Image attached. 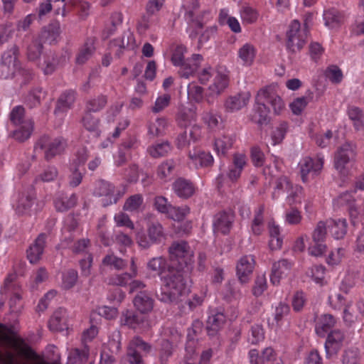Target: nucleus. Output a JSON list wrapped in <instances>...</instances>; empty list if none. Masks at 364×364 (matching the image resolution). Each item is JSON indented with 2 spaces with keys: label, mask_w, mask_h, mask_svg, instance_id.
<instances>
[{
  "label": "nucleus",
  "mask_w": 364,
  "mask_h": 364,
  "mask_svg": "<svg viewBox=\"0 0 364 364\" xmlns=\"http://www.w3.org/2000/svg\"><path fill=\"white\" fill-rule=\"evenodd\" d=\"M171 264L161 273V287L155 291L156 298L161 302L177 303L189 292L184 268L193 262V252L184 240L175 241L168 247Z\"/></svg>",
  "instance_id": "obj_1"
},
{
  "label": "nucleus",
  "mask_w": 364,
  "mask_h": 364,
  "mask_svg": "<svg viewBox=\"0 0 364 364\" xmlns=\"http://www.w3.org/2000/svg\"><path fill=\"white\" fill-rule=\"evenodd\" d=\"M186 50V49L183 46H176L173 50L171 62L175 66L180 67L179 75L187 79L197 72L203 58L200 54H193L191 58L184 60Z\"/></svg>",
  "instance_id": "obj_2"
},
{
  "label": "nucleus",
  "mask_w": 364,
  "mask_h": 364,
  "mask_svg": "<svg viewBox=\"0 0 364 364\" xmlns=\"http://www.w3.org/2000/svg\"><path fill=\"white\" fill-rule=\"evenodd\" d=\"M67 146V141L63 137L52 138L48 135L41 137L34 146L36 154L43 151L44 159L48 161L56 156L62 154Z\"/></svg>",
  "instance_id": "obj_3"
},
{
  "label": "nucleus",
  "mask_w": 364,
  "mask_h": 364,
  "mask_svg": "<svg viewBox=\"0 0 364 364\" xmlns=\"http://www.w3.org/2000/svg\"><path fill=\"white\" fill-rule=\"evenodd\" d=\"M307 19L305 20L304 28H301L299 21L294 20L287 31V48L289 52L296 53L300 51L306 43L308 35Z\"/></svg>",
  "instance_id": "obj_4"
},
{
  "label": "nucleus",
  "mask_w": 364,
  "mask_h": 364,
  "mask_svg": "<svg viewBox=\"0 0 364 364\" xmlns=\"http://www.w3.org/2000/svg\"><path fill=\"white\" fill-rule=\"evenodd\" d=\"M355 146L351 142H346L338 147L334 155V167L343 176L348 174V165L355 159Z\"/></svg>",
  "instance_id": "obj_5"
},
{
  "label": "nucleus",
  "mask_w": 364,
  "mask_h": 364,
  "mask_svg": "<svg viewBox=\"0 0 364 364\" xmlns=\"http://www.w3.org/2000/svg\"><path fill=\"white\" fill-rule=\"evenodd\" d=\"M120 324L139 331H146L150 326L148 316L146 314L132 309H126L122 312Z\"/></svg>",
  "instance_id": "obj_6"
},
{
  "label": "nucleus",
  "mask_w": 364,
  "mask_h": 364,
  "mask_svg": "<svg viewBox=\"0 0 364 364\" xmlns=\"http://www.w3.org/2000/svg\"><path fill=\"white\" fill-rule=\"evenodd\" d=\"M152 346L141 338L134 337L127 348V356L129 364H144L142 357L148 355Z\"/></svg>",
  "instance_id": "obj_7"
},
{
  "label": "nucleus",
  "mask_w": 364,
  "mask_h": 364,
  "mask_svg": "<svg viewBox=\"0 0 364 364\" xmlns=\"http://www.w3.org/2000/svg\"><path fill=\"white\" fill-rule=\"evenodd\" d=\"M327 228L325 222L319 221L312 232V242L309 247V252L315 257L321 256L326 250V238Z\"/></svg>",
  "instance_id": "obj_8"
},
{
  "label": "nucleus",
  "mask_w": 364,
  "mask_h": 364,
  "mask_svg": "<svg viewBox=\"0 0 364 364\" xmlns=\"http://www.w3.org/2000/svg\"><path fill=\"white\" fill-rule=\"evenodd\" d=\"M148 236L138 234L137 243L140 247L147 249L153 244H160L165 239L162 225L158 222L151 223L148 226Z\"/></svg>",
  "instance_id": "obj_9"
},
{
  "label": "nucleus",
  "mask_w": 364,
  "mask_h": 364,
  "mask_svg": "<svg viewBox=\"0 0 364 364\" xmlns=\"http://www.w3.org/2000/svg\"><path fill=\"white\" fill-rule=\"evenodd\" d=\"M346 335L343 331L334 329L329 331L324 343L326 358L331 359L338 354L344 346Z\"/></svg>",
  "instance_id": "obj_10"
},
{
  "label": "nucleus",
  "mask_w": 364,
  "mask_h": 364,
  "mask_svg": "<svg viewBox=\"0 0 364 364\" xmlns=\"http://www.w3.org/2000/svg\"><path fill=\"white\" fill-rule=\"evenodd\" d=\"M114 186L104 180H100L95 183V187L93 191V194L95 196L101 197L105 196L106 198L102 199V205L104 207L108 206L112 203H116L121 196H114Z\"/></svg>",
  "instance_id": "obj_11"
},
{
  "label": "nucleus",
  "mask_w": 364,
  "mask_h": 364,
  "mask_svg": "<svg viewBox=\"0 0 364 364\" xmlns=\"http://www.w3.org/2000/svg\"><path fill=\"white\" fill-rule=\"evenodd\" d=\"M250 92H241L228 97L224 102L225 112L233 113L246 107L250 101Z\"/></svg>",
  "instance_id": "obj_12"
},
{
  "label": "nucleus",
  "mask_w": 364,
  "mask_h": 364,
  "mask_svg": "<svg viewBox=\"0 0 364 364\" xmlns=\"http://www.w3.org/2000/svg\"><path fill=\"white\" fill-rule=\"evenodd\" d=\"M255 259L252 255L242 257L237 263L236 270L241 284L247 283L255 267Z\"/></svg>",
  "instance_id": "obj_13"
},
{
  "label": "nucleus",
  "mask_w": 364,
  "mask_h": 364,
  "mask_svg": "<svg viewBox=\"0 0 364 364\" xmlns=\"http://www.w3.org/2000/svg\"><path fill=\"white\" fill-rule=\"evenodd\" d=\"M228 85L229 77L228 72L225 68L220 67L216 71L213 84L208 87L209 95H220L228 87Z\"/></svg>",
  "instance_id": "obj_14"
},
{
  "label": "nucleus",
  "mask_w": 364,
  "mask_h": 364,
  "mask_svg": "<svg viewBox=\"0 0 364 364\" xmlns=\"http://www.w3.org/2000/svg\"><path fill=\"white\" fill-rule=\"evenodd\" d=\"M234 221V215L232 213L222 211L216 214L213 220V230L215 232L223 235L229 233Z\"/></svg>",
  "instance_id": "obj_15"
},
{
  "label": "nucleus",
  "mask_w": 364,
  "mask_h": 364,
  "mask_svg": "<svg viewBox=\"0 0 364 364\" xmlns=\"http://www.w3.org/2000/svg\"><path fill=\"white\" fill-rule=\"evenodd\" d=\"M133 304L136 311L147 314L153 309L154 300L147 291H139L133 299Z\"/></svg>",
  "instance_id": "obj_16"
},
{
  "label": "nucleus",
  "mask_w": 364,
  "mask_h": 364,
  "mask_svg": "<svg viewBox=\"0 0 364 364\" xmlns=\"http://www.w3.org/2000/svg\"><path fill=\"white\" fill-rule=\"evenodd\" d=\"M323 161L322 158H317L315 160L310 157H306L299 164L301 178L303 182L308 180V174L311 172L318 173L323 167Z\"/></svg>",
  "instance_id": "obj_17"
},
{
  "label": "nucleus",
  "mask_w": 364,
  "mask_h": 364,
  "mask_svg": "<svg viewBox=\"0 0 364 364\" xmlns=\"http://www.w3.org/2000/svg\"><path fill=\"white\" fill-rule=\"evenodd\" d=\"M291 268V263L282 259L272 264L270 281L274 284H279L280 279L287 276Z\"/></svg>",
  "instance_id": "obj_18"
},
{
  "label": "nucleus",
  "mask_w": 364,
  "mask_h": 364,
  "mask_svg": "<svg viewBox=\"0 0 364 364\" xmlns=\"http://www.w3.org/2000/svg\"><path fill=\"white\" fill-rule=\"evenodd\" d=\"M68 315L66 309L58 308L49 321V328L53 331H63L68 328Z\"/></svg>",
  "instance_id": "obj_19"
},
{
  "label": "nucleus",
  "mask_w": 364,
  "mask_h": 364,
  "mask_svg": "<svg viewBox=\"0 0 364 364\" xmlns=\"http://www.w3.org/2000/svg\"><path fill=\"white\" fill-rule=\"evenodd\" d=\"M264 91H259L255 98V110L259 114L257 124L260 126L267 125L270 118L269 117V109L264 100Z\"/></svg>",
  "instance_id": "obj_20"
},
{
  "label": "nucleus",
  "mask_w": 364,
  "mask_h": 364,
  "mask_svg": "<svg viewBox=\"0 0 364 364\" xmlns=\"http://www.w3.org/2000/svg\"><path fill=\"white\" fill-rule=\"evenodd\" d=\"M46 240V235L41 233L27 250V257L32 264L36 263L43 252Z\"/></svg>",
  "instance_id": "obj_21"
},
{
  "label": "nucleus",
  "mask_w": 364,
  "mask_h": 364,
  "mask_svg": "<svg viewBox=\"0 0 364 364\" xmlns=\"http://www.w3.org/2000/svg\"><path fill=\"white\" fill-rule=\"evenodd\" d=\"M60 27L58 21H54L43 27L40 34V41L42 43L53 44L58 41L60 36Z\"/></svg>",
  "instance_id": "obj_22"
},
{
  "label": "nucleus",
  "mask_w": 364,
  "mask_h": 364,
  "mask_svg": "<svg viewBox=\"0 0 364 364\" xmlns=\"http://www.w3.org/2000/svg\"><path fill=\"white\" fill-rule=\"evenodd\" d=\"M226 317L221 311H217L210 315L207 320L205 331L210 337L217 335L219 330L225 323Z\"/></svg>",
  "instance_id": "obj_23"
},
{
  "label": "nucleus",
  "mask_w": 364,
  "mask_h": 364,
  "mask_svg": "<svg viewBox=\"0 0 364 364\" xmlns=\"http://www.w3.org/2000/svg\"><path fill=\"white\" fill-rule=\"evenodd\" d=\"M174 193L181 198H188L195 193L193 184L188 180L179 178L173 183Z\"/></svg>",
  "instance_id": "obj_24"
},
{
  "label": "nucleus",
  "mask_w": 364,
  "mask_h": 364,
  "mask_svg": "<svg viewBox=\"0 0 364 364\" xmlns=\"http://www.w3.org/2000/svg\"><path fill=\"white\" fill-rule=\"evenodd\" d=\"M336 320L331 314H325L318 317L316 326L315 331L319 337H325L326 333L331 331L335 326Z\"/></svg>",
  "instance_id": "obj_25"
},
{
  "label": "nucleus",
  "mask_w": 364,
  "mask_h": 364,
  "mask_svg": "<svg viewBox=\"0 0 364 364\" xmlns=\"http://www.w3.org/2000/svg\"><path fill=\"white\" fill-rule=\"evenodd\" d=\"M325 223L331 235L336 240L343 238L347 233L346 219L328 220Z\"/></svg>",
  "instance_id": "obj_26"
},
{
  "label": "nucleus",
  "mask_w": 364,
  "mask_h": 364,
  "mask_svg": "<svg viewBox=\"0 0 364 364\" xmlns=\"http://www.w3.org/2000/svg\"><path fill=\"white\" fill-rule=\"evenodd\" d=\"M34 197L28 193L18 194L17 201L14 205V208L18 215H24L29 213L33 204Z\"/></svg>",
  "instance_id": "obj_27"
},
{
  "label": "nucleus",
  "mask_w": 364,
  "mask_h": 364,
  "mask_svg": "<svg viewBox=\"0 0 364 364\" xmlns=\"http://www.w3.org/2000/svg\"><path fill=\"white\" fill-rule=\"evenodd\" d=\"M259 91H264V100L267 104L272 106L275 114H279L284 109V104L282 98L274 91L271 87L261 89Z\"/></svg>",
  "instance_id": "obj_28"
},
{
  "label": "nucleus",
  "mask_w": 364,
  "mask_h": 364,
  "mask_svg": "<svg viewBox=\"0 0 364 364\" xmlns=\"http://www.w3.org/2000/svg\"><path fill=\"white\" fill-rule=\"evenodd\" d=\"M246 165V156L242 154H235L232 158V164L229 167L228 176L230 181L237 180Z\"/></svg>",
  "instance_id": "obj_29"
},
{
  "label": "nucleus",
  "mask_w": 364,
  "mask_h": 364,
  "mask_svg": "<svg viewBox=\"0 0 364 364\" xmlns=\"http://www.w3.org/2000/svg\"><path fill=\"white\" fill-rule=\"evenodd\" d=\"M16 72L25 77L24 83L32 77L31 70L25 68H16L14 65H7L1 62L0 77L2 79H8L14 75Z\"/></svg>",
  "instance_id": "obj_30"
},
{
  "label": "nucleus",
  "mask_w": 364,
  "mask_h": 364,
  "mask_svg": "<svg viewBox=\"0 0 364 364\" xmlns=\"http://www.w3.org/2000/svg\"><path fill=\"white\" fill-rule=\"evenodd\" d=\"M335 205L338 207L346 206L351 217L355 218L358 214L357 208L355 205V200L350 192L346 191L341 193L333 200Z\"/></svg>",
  "instance_id": "obj_31"
},
{
  "label": "nucleus",
  "mask_w": 364,
  "mask_h": 364,
  "mask_svg": "<svg viewBox=\"0 0 364 364\" xmlns=\"http://www.w3.org/2000/svg\"><path fill=\"white\" fill-rule=\"evenodd\" d=\"M75 92L73 90L64 92L57 101L54 113L58 114L70 109L75 100Z\"/></svg>",
  "instance_id": "obj_32"
},
{
  "label": "nucleus",
  "mask_w": 364,
  "mask_h": 364,
  "mask_svg": "<svg viewBox=\"0 0 364 364\" xmlns=\"http://www.w3.org/2000/svg\"><path fill=\"white\" fill-rule=\"evenodd\" d=\"M95 38H88L76 56V63L82 65L92 55L95 50Z\"/></svg>",
  "instance_id": "obj_33"
},
{
  "label": "nucleus",
  "mask_w": 364,
  "mask_h": 364,
  "mask_svg": "<svg viewBox=\"0 0 364 364\" xmlns=\"http://www.w3.org/2000/svg\"><path fill=\"white\" fill-rule=\"evenodd\" d=\"M189 156L196 166L208 167L213 164V157L209 152L200 150H194L189 153Z\"/></svg>",
  "instance_id": "obj_34"
},
{
  "label": "nucleus",
  "mask_w": 364,
  "mask_h": 364,
  "mask_svg": "<svg viewBox=\"0 0 364 364\" xmlns=\"http://www.w3.org/2000/svg\"><path fill=\"white\" fill-rule=\"evenodd\" d=\"M343 14L336 9L326 10L323 14L325 25L331 28L339 26L343 21Z\"/></svg>",
  "instance_id": "obj_35"
},
{
  "label": "nucleus",
  "mask_w": 364,
  "mask_h": 364,
  "mask_svg": "<svg viewBox=\"0 0 364 364\" xmlns=\"http://www.w3.org/2000/svg\"><path fill=\"white\" fill-rule=\"evenodd\" d=\"M177 121L179 126L187 128L195 123L196 114L191 108L183 107L178 113Z\"/></svg>",
  "instance_id": "obj_36"
},
{
  "label": "nucleus",
  "mask_w": 364,
  "mask_h": 364,
  "mask_svg": "<svg viewBox=\"0 0 364 364\" xmlns=\"http://www.w3.org/2000/svg\"><path fill=\"white\" fill-rule=\"evenodd\" d=\"M83 127L90 132L93 136L98 137L100 134L99 129L100 120L95 117L92 113L86 112L82 118Z\"/></svg>",
  "instance_id": "obj_37"
},
{
  "label": "nucleus",
  "mask_w": 364,
  "mask_h": 364,
  "mask_svg": "<svg viewBox=\"0 0 364 364\" xmlns=\"http://www.w3.org/2000/svg\"><path fill=\"white\" fill-rule=\"evenodd\" d=\"M188 99L196 103H200L204 99V89L196 82H192L187 87Z\"/></svg>",
  "instance_id": "obj_38"
},
{
  "label": "nucleus",
  "mask_w": 364,
  "mask_h": 364,
  "mask_svg": "<svg viewBox=\"0 0 364 364\" xmlns=\"http://www.w3.org/2000/svg\"><path fill=\"white\" fill-rule=\"evenodd\" d=\"M173 347L172 343L167 339H164L160 343L159 359L161 364H167L169 358L172 356Z\"/></svg>",
  "instance_id": "obj_39"
},
{
  "label": "nucleus",
  "mask_w": 364,
  "mask_h": 364,
  "mask_svg": "<svg viewBox=\"0 0 364 364\" xmlns=\"http://www.w3.org/2000/svg\"><path fill=\"white\" fill-rule=\"evenodd\" d=\"M77 201L76 194L73 193L69 198H60L55 200V207L59 212H65L73 208Z\"/></svg>",
  "instance_id": "obj_40"
},
{
  "label": "nucleus",
  "mask_w": 364,
  "mask_h": 364,
  "mask_svg": "<svg viewBox=\"0 0 364 364\" xmlns=\"http://www.w3.org/2000/svg\"><path fill=\"white\" fill-rule=\"evenodd\" d=\"M348 115L353 122V126L356 130H360L364 126L363 114L361 109L357 107L352 106L348 109Z\"/></svg>",
  "instance_id": "obj_41"
},
{
  "label": "nucleus",
  "mask_w": 364,
  "mask_h": 364,
  "mask_svg": "<svg viewBox=\"0 0 364 364\" xmlns=\"http://www.w3.org/2000/svg\"><path fill=\"white\" fill-rule=\"evenodd\" d=\"M292 183L286 176H281L277 178L275 181L274 190L272 194L273 199H277L280 196L281 192L289 193L291 188Z\"/></svg>",
  "instance_id": "obj_42"
},
{
  "label": "nucleus",
  "mask_w": 364,
  "mask_h": 364,
  "mask_svg": "<svg viewBox=\"0 0 364 364\" xmlns=\"http://www.w3.org/2000/svg\"><path fill=\"white\" fill-rule=\"evenodd\" d=\"M33 128V123L31 121H29L23 125H20V128L14 131L12 136L19 141H24L30 137Z\"/></svg>",
  "instance_id": "obj_43"
},
{
  "label": "nucleus",
  "mask_w": 364,
  "mask_h": 364,
  "mask_svg": "<svg viewBox=\"0 0 364 364\" xmlns=\"http://www.w3.org/2000/svg\"><path fill=\"white\" fill-rule=\"evenodd\" d=\"M102 264L116 270L123 269L127 266V262L114 254L107 255L102 259Z\"/></svg>",
  "instance_id": "obj_44"
},
{
  "label": "nucleus",
  "mask_w": 364,
  "mask_h": 364,
  "mask_svg": "<svg viewBox=\"0 0 364 364\" xmlns=\"http://www.w3.org/2000/svg\"><path fill=\"white\" fill-rule=\"evenodd\" d=\"M169 208L167 216L176 221L183 220L190 213V208L187 205H183L181 207L171 205Z\"/></svg>",
  "instance_id": "obj_45"
},
{
  "label": "nucleus",
  "mask_w": 364,
  "mask_h": 364,
  "mask_svg": "<svg viewBox=\"0 0 364 364\" xmlns=\"http://www.w3.org/2000/svg\"><path fill=\"white\" fill-rule=\"evenodd\" d=\"M238 55L245 64L251 65L255 55L254 46L250 43L245 44L240 48Z\"/></svg>",
  "instance_id": "obj_46"
},
{
  "label": "nucleus",
  "mask_w": 364,
  "mask_h": 364,
  "mask_svg": "<svg viewBox=\"0 0 364 364\" xmlns=\"http://www.w3.org/2000/svg\"><path fill=\"white\" fill-rule=\"evenodd\" d=\"M166 127V121L164 118H158L149 126V135L151 137H157L164 134Z\"/></svg>",
  "instance_id": "obj_47"
},
{
  "label": "nucleus",
  "mask_w": 364,
  "mask_h": 364,
  "mask_svg": "<svg viewBox=\"0 0 364 364\" xmlns=\"http://www.w3.org/2000/svg\"><path fill=\"white\" fill-rule=\"evenodd\" d=\"M312 93L309 94V96H304L301 97H297L294 100V101L290 104V108L292 111V112L296 114L299 115L301 113V112L304 110V109L307 105L309 100L312 98L311 96Z\"/></svg>",
  "instance_id": "obj_48"
},
{
  "label": "nucleus",
  "mask_w": 364,
  "mask_h": 364,
  "mask_svg": "<svg viewBox=\"0 0 364 364\" xmlns=\"http://www.w3.org/2000/svg\"><path fill=\"white\" fill-rule=\"evenodd\" d=\"M107 102V97L105 95H100L90 100L87 103V112L90 113L98 112L106 105Z\"/></svg>",
  "instance_id": "obj_49"
},
{
  "label": "nucleus",
  "mask_w": 364,
  "mask_h": 364,
  "mask_svg": "<svg viewBox=\"0 0 364 364\" xmlns=\"http://www.w3.org/2000/svg\"><path fill=\"white\" fill-rule=\"evenodd\" d=\"M43 48V43L38 39L33 40L27 48V57L29 60H37Z\"/></svg>",
  "instance_id": "obj_50"
},
{
  "label": "nucleus",
  "mask_w": 364,
  "mask_h": 364,
  "mask_svg": "<svg viewBox=\"0 0 364 364\" xmlns=\"http://www.w3.org/2000/svg\"><path fill=\"white\" fill-rule=\"evenodd\" d=\"M341 361L342 364H363L360 353L356 350H345Z\"/></svg>",
  "instance_id": "obj_51"
},
{
  "label": "nucleus",
  "mask_w": 364,
  "mask_h": 364,
  "mask_svg": "<svg viewBox=\"0 0 364 364\" xmlns=\"http://www.w3.org/2000/svg\"><path fill=\"white\" fill-rule=\"evenodd\" d=\"M77 272L75 269H68L63 274L62 286L65 289L73 287L77 280Z\"/></svg>",
  "instance_id": "obj_52"
},
{
  "label": "nucleus",
  "mask_w": 364,
  "mask_h": 364,
  "mask_svg": "<svg viewBox=\"0 0 364 364\" xmlns=\"http://www.w3.org/2000/svg\"><path fill=\"white\" fill-rule=\"evenodd\" d=\"M25 109L22 106H16L10 113V120L15 125H23L30 120H23Z\"/></svg>",
  "instance_id": "obj_53"
},
{
  "label": "nucleus",
  "mask_w": 364,
  "mask_h": 364,
  "mask_svg": "<svg viewBox=\"0 0 364 364\" xmlns=\"http://www.w3.org/2000/svg\"><path fill=\"white\" fill-rule=\"evenodd\" d=\"M143 203V197L141 194H135L128 198L124 205V210L134 211L139 208Z\"/></svg>",
  "instance_id": "obj_54"
},
{
  "label": "nucleus",
  "mask_w": 364,
  "mask_h": 364,
  "mask_svg": "<svg viewBox=\"0 0 364 364\" xmlns=\"http://www.w3.org/2000/svg\"><path fill=\"white\" fill-rule=\"evenodd\" d=\"M121 333L114 330L109 336L108 346L112 353H118L121 349Z\"/></svg>",
  "instance_id": "obj_55"
},
{
  "label": "nucleus",
  "mask_w": 364,
  "mask_h": 364,
  "mask_svg": "<svg viewBox=\"0 0 364 364\" xmlns=\"http://www.w3.org/2000/svg\"><path fill=\"white\" fill-rule=\"evenodd\" d=\"M175 167L176 162L173 160H168L158 167L157 174L161 178H166L173 173Z\"/></svg>",
  "instance_id": "obj_56"
},
{
  "label": "nucleus",
  "mask_w": 364,
  "mask_h": 364,
  "mask_svg": "<svg viewBox=\"0 0 364 364\" xmlns=\"http://www.w3.org/2000/svg\"><path fill=\"white\" fill-rule=\"evenodd\" d=\"M326 77L333 83H339L343 79L341 70L336 65H331L325 71Z\"/></svg>",
  "instance_id": "obj_57"
},
{
  "label": "nucleus",
  "mask_w": 364,
  "mask_h": 364,
  "mask_svg": "<svg viewBox=\"0 0 364 364\" xmlns=\"http://www.w3.org/2000/svg\"><path fill=\"white\" fill-rule=\"evenodd\" d=\"M170 150L171 146L168 141L156 144L149 149L150 154L154 158L163 156Z\"/></svg>",
  "instance_id": "obj_58"
},
{
  "label": "nucleus",
  "mask_w": 364,
  "mask_h": 364,
  "mask_svg": "<svg viewBox=\"0 0 364 364\" xmlns=\"http://www.w3.org/2000/svg\"><path fill=\"white\" fill-rule=\"evenodd\" d=\"M264 331L261 326L255 324L251 327L250 333L248 336V341L252 344H257L263 341Z\"/></svg>",
  "instance_id": "obj_59"
},
{
  "label": "nucleus",
  "mask_w": 364,
  "mask_h": 364,
  "mask_svg": "<svg viewBox=\"0 0 364 364\" xmlns=\"http://www.w3.org/2000/svg\"><path fill=\"white\" fill-rule=\"evenodd\" d=\"M18 51V48L14 46L10 50L4 53L1 56V63L18 68L16 64Z\"/></svg>",
  "instance_id": "obj_60"
},
{
  "label": "nucleus",
  "mask_w": 364,
  "mask_h": 364,
  "mask_svg": "<svg viewBox=\"0 0 364 364\" xmlns=\"http://www.w3.org/2000/svg\"><path fill=\"white\" fill-rule=\"evenodd\" d=\"M287 200L289 205L296 203H301V199L303 195V188L299 186L291 185V188L287 193Z\"/></svg>",
  "instance_id": "obj_61"
},
{
  "label": "nucleus",
  "mask_w": 364,
  "mask_h": 364,
  "mask_svg": "<svg viewBox=\"0 0 364 364\" xmlns=\"http://www.w3.org/2000/svg\"><path fill=\"white\" fill-rule=\"evenodd\" d=\"M43 93L41 88L33 90L27 97L26 104L30 108L35 107L40 105Z\"/></svg>",
  "instance_id": "obj_62"
},
{
  "label": "nucleus",
  "mask_w": 364,
  "mask_h": 364,
  "mask_svg": "<svg viewBox=\"0 0 364 364\" xmlns=\"http://www.w3.org/2000/svg\"><path fill=\"white\" fill-rule=\"evenodd\" d=\"M171 101V96L168 94H164L159 96L156 100L154 105L151 107V111L154 113H159L167 107Z\"/></svg>",
  "instance_id": "obj_63"
},
{
  "label": "nucleus",
  "mask_w": 364,
  "mask_h": 364,
  "mask_svg": "<svg viewBox=\"0 0 364 364\" xmlns=\"http://www.w3.org/2000/svg\"><path fill=\"white\" fill-rule=\"evenodd\" d=\"M71 174L69 176V186L75 188L78 186L82 180L83 173L76 166H70Z\"/></svg>",
  "instance_id": "obj_64"
}]
</instances>
